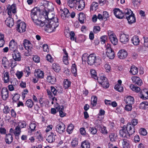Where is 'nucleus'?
Masks as SVG:
<instances>
[{
	"label": "nucleus",
	"instance_id": "f257e3e1",
	"mask_svg": "<svg viewBox=\"0 0 148 148\" xmlns=\"http://www.w3.org/2000/svg\"><path fill=\"white\" fill-rule=\"evenodd\" d=\"M40 9L37 8L33 9L31 13V17L33 21L35 24L38 26L43 27L45 25V23L39 19L38 14V12L39 11Z\"/></svg>",
	"mask_w": 148,
	"mask_h": 148
},
{
	"label": "nucleus",
	"instance_id": "f03ea898",
	"mask_svg": "<svg viewBox=\"0 0 148 148\" xmlns=\"http://www.w3.org/2000/svg\"><path fill=\"white\" fill-rule=\"evenodd\" d=\"M59 23L58 19L57 17L53 18V19L48 20V22L46 23H45V26L47 29H50L51 31L50 32H53L55 31L56 28L58 27Z\"/></svg>",
	"mask_w": 148,
	"mask_h": 148
},
{
	"label": "nucleus",
	"instance_id": "7ed1b4c3",
	"mask_svg": "<svg viewBox=\"0 0 148 148\" xmlns=\"http://www.w3.org/2000/svg\"><path fill=\"white\" fill-rule=\"evenodd\" d=\"M87 61L88 64L90 65L98 66L100 64L101 59L100 57L96 56L95 54H91L88 56Z\"/></svg>",
	"mask_w": 148,
	"mask_h": 148
},
{
	"label": "nucleus",
	"instance_id": "20e7f679",
	"mask_svg": "<svg viewBox=\"0 0 148 148\" xmlns=\"http://www.w3.org/2000/svg\"><path fill=\"white\" fill-rule=\"evenodd\" d=\"M124 13L125 14V18L127 19L130 24H131L136 22L134 14L130 9H125L124 10Z\"/></svg>",
	"mask_w": 148,
	"mask_h": 148
},
{
	"label": "nucleus",
	"instance_id": "39448f33",
	"mask_svg": "<svg viewBox=\"0 0 148 148\" xmlns=\"http://www.w3.org/2000/svg\"><path fill=\"white\" fill-rule=\"evenodd\" d=\"M23 44L25 49L27 50L28 52L27 53V52H25L26 56H28L32 54L33 49L32 45L30 42L28 40L25 39L23 41Z\"/></svg>",
	"mask_w": 148,
	"mask_h": 148
},
{
	"label": "nucleus",
	"instance_id": "423d86ee",
	"mask_svg": "<svg viewBox=\"0 0 148 148\" xmlns=\"http://www.w3.org/2000/svg\"><path fill=\"white\" fill-rule=\"evenodd\" d=\"M98 80V82L104 88H107L109 87V83L107 81V79L104 76H101L98 77V79H96Z\"/></svg>",
	"mask_w": 148,
	"mask_h": 148
},
{
	"label": "nucleus",
	"instance_id": "0eeeda50",
	"mask_svg": "<svg viewBox=\"0 0 148 148\" xmlns=\"http://www.w3.org/2000/svg\"><path fill=\"white\" fill-rule=\"evenodd\" d=\"M106 54L110 59H112L115 57V53L113 50L111 48L110 45L108 44L106 46Z\"/></svg>",
	"mask_w": 148,
	"mask_h": 148
},
{
	"label": "nucleus",
	"instance_id": "6e6552de",
	"mask_svg": "<svg viewBox=\"0 0 148 148\" xmlns=\"http://www.w3.org/2000/svg\"><path fill=\"white\" fill-rule=\"evenodd\" d=\"M20 21H18L17 22V25L16 26L17 30L20 33L25 32L26 29V25L24 22H21Z\"/></svg>",
	"mask_w": 148,
	"mask_h": 148
},
{
	"label": "nucleus",
	"instance_id": "1a4fd4ad",
	"mask_svg": "<svg viewBox=\"0 0 148 148\" xmlns=\"http://www.w3.org/2000/svg\"><path fill=\"white\" fill-rule=\"evenodd\" d=\"M114 14L117 18L121 19L125 18V14L124 12H123L118 8H115L113 10Z\"/></svg>",
	"mask_w": 148,
	"mask_h": 148
},
{
	"label": "nucleus",
	"instance_id": "9d476101",
	"mask_svg": "<svg viewBox=\"0 0 148 148\" xmlns=\"http://www.w3.org/2000/svg\"><path fill=\"white\" fill-rule=\"evenodd\" d=\"M119 134L121 136L123 137L129 138L130 135L126 129V126L124 125L121 130L119 131Z\"/></svg>",
	"mask_w": 148,
	"mask_h": 148
},
{
	"label": "nucleus",
	"instance_id": "9b49d317",
	"mask_svg": "<svg viewBox=\"0 0 148 148\" xmlns=\"http://www.w3.org/2000/svg\"><path fill=\"white\" fill-rule=\"evenodd\" d=\"M56 130L60 134H62L65 131V126L62 123H60L56 126Z\"/></svg>",
	"mask_w": 148,
	"mask_h": 148
},
{
	"label": "nucleus",
	"instance_id": "f8f14e48",
	"mask_svg": "<svg viewBox=\"0 0 148 148\" xmlns=\"http://www.w3.org/2000/svg\"><path fill=\"white\" fill-rule=\"evenodd\" d=\"M43 15L45 16V18L46 19L45 22L46 23L48 22V20L53 19V18H55L54 17V14L51 12H48L46 10L44 12Z\"/></svg>",
	"mask_w": 148,
	"mask_h": 148
},
{
	"label": "nucleus",
	"instance_id": "ddd939ff",
	"mask_svg": "<svg viewBox=\"0 0 148 148\" xmlns=\"http://www.w3.org/2000/svg\"><path fill=\"white\" fill-rule=\"evenodd\" d=\"M75 5L76 9L79 11H81L84 8L85 3L84 1L79 0L76 2Z\"/></svg>",
	"mask_w": 148,
	"mask_h": 148
},
{
	"label": "nucleus",
	"instance_id": "4468645a",
	"mask_svg": "<svg viewBox=\"0 0 148 148\" xmlns=\"http://www.w3.org/2000/svg\"><path fill=\"white\" fill-rule=\"evenodd\" d=\"M8 92L9 91L6 88H3L1 92V95L3 100H6L9 97Z\"/></svg>",
	"mask_w": 148,
	"mask_h": 148
},
{
	"label": "nucleus",
	"instance_id": "2eb2a0df",
	"mask_svg": "<svg viewBox=\"0 0 148 148\" xmlns=\"http://www.w3.org/2000/svg\"><path fill=\"white\" fill-rule=\"evenodd\" d=\"M139 96L143 99H148V89H145L139 94Z\"/></svg>",
	"mask_w": 148,
	"mask_h": 148
},
{
	"label": "nucleus",
	"instance_id": "dca6fc26",
	"mask_svg": "<svg viewBox=\"0 0 148 148\" xmlns=\"http://www.w3.org/2000/svg\"><path fill=\"white\" fill-rule=\"evenodd\" d=\"M12 55L13 58L15 61H20L21 60V53L17 50L13 51Z\"/></svg>",
	"mask_w": 148,
	"mask_h": 148
},
{
	"label": "nucleus",
	"instance_id": "f3484780",
	"mask_svg": "<svg viewBox=\"0 0 148 148\" xmlns=\"http://www.w3.org/2000/svg\"><path fill=\"white\" fill-rule=\"evenodd\" d=\"M129 36L124 34H121L120 36V40L122 43L126 44L129 41Z\"/></svg>",
	"mask_w": 148,
	"mask_h": 148
},
{
	"label": "nucleus",
	"instance_id": "a211bd4d",
	"mask_svg": "<svg viewBox=\"0 0 148 148\" xmlns=\"http://www.w3.org/2000/svg\"><path fill=\"white\" fill-rule=\"evenodd\" d=\"M126 129L130 135H132L135 132V128L134 127L131 125L130 123H127Z\"/></svg>",
	"mask_w": 148,
	"mask_h": 148
},
{
	"label": "nucleus",
	"instance_id": "6ab92c4d",
	"mask_svg": "<svg viewBox=\"0 0 148 148\" xmlns=\"http://www.w3.org/2000/svg\"><path fill=\"white\" fill-rule=\"evenodd\" d=\"M109 39L111 42L114 45L118 43V40L114 34H111L109 36Z\"/></svg>",
	"mask_w": 148,
	"mask_h": 148
},
{
	"label": "nucleus",
	"instance_id": "aec40b11",
	"mask_svg": "<svg viewBox=\"0 0 148 148\" xmlns=\"http://www.w3.org/2000/svg\"><path fill=\"white\" fill-rule=\"evenodd\" d=\"M56 137V135L55 133L51 132V134L48 136L46 140L49 143H51L55 140Z\"/></svg>",
	"mask_w": 148,
	"mask_h": 148
},
{
	"label": "nucleus",
	"instance_id": "412c9836",
	"mask_svg": "<svg viewBox=\"0 0 148 148\" xmlns=\"http://www.w3.org/2000/svg\"><path fill=\"white\" fill-rule=\"evenodd\" d=\"M3 77V80L5 84L8 83L10 81L9 74L8 71H4Z\"/></svg>",
	"mask_w": 148,
	"mask_h": 148
},
{
	"label": "nucleus",
	"instance_id": "4be33fe9",
	"mask_svg": "<svg viewBox=\"0 0 148 148\" xmlns=\"http://www.w3.org/2000/svg\"><path fill=\"white\" fill-rule=\"evenodd\" d=\"M127 52L124 50H120L117 53L118 57L120 59H123L127 56Z\"/></svg>",
	"mask_w": 148,
	"mask_h": 148
},
{
	"label": "nucleus",
	"instance_id": "5701e85b",
	"mask_svg": "<svg viewBox=\"0 0 148 148\" xmlns=\"http://www.w3.org/2000/svg\"><path fill=\"white\" fill-rule=\"evenodd\" d=\"M16 4H13L10 7H9V8H7V10H8V13L9 16L11 15L12 12L13 14L16 13Z\"/></svg>",
	"mask_w": 148,
	"mask_h": 148
},
{
	"label": "nucleus",
	"instance_id": "b1692460",
	"mask_svg": "<svg viewBox=\"0 0 148 148\" xmlns=\"http://www.w3.org/2000/svg\"><path fill=\"white\" fill-rule=\"evenodd\" d=\"M10 49L11 51H14L15 50H17L16 49L17 48V44L15 42L14 40L12 39L10 42L9 44Z\"/></svg>",
	"mask_w": 148,
	"mask_h": 148
},
{
	"label": "nucleus",
	"instance_id": "393cba45",
	"mask_svg": "<svg viewBox=\"0 0 148 148\" xmlns=\"http://www.w3.org/2000/svg\"><path fill=\"white\" fill-rule=\"evenodd\" d=\"M5 140L7 144H10L13 140L12 135L10 133L6 134L5 136Z\"/></svg>",
	"mask_w": 148,
	"mask_h": 148
},
{
	"label": "nucleus",
	"instance_id": "a878e982",
	"mask_svg": "<svg viewBox=\"0 0 148 148\" xmlns=\"http://www.w3.org/2000/svg\"><path fill=\"white\" fill-rule=\"evenodd\" d=\"M5 23L9 27H12L14 24L13 18L10 17L7 18L5 21Z\"/></svg>",
	"mask_w": 148,
	"mask_h": 148
},
{
	"label": "nucleus",
	"instance_id": "bb28decb",
	"mask_svg": "<svg viewBox=\"0 0 148 148\" xmlns=\"http://www.w3.org/2000/svg\"><path fill=\"white\" fill-rule=\"evenodd\" d=\"M132 79L134 82H135V84H137L138 86H141L142 84V80L140 78L136 77L133 76L132 78Z\"/></svg>",
	"mask_w": 148,
	"mask_h": 148
},
{
	"label": "nucleus",
	"instance_id": "cd10ccee",
	"mask_svg": "<svg viewBox=\"0 0 148 148\" xmlns=\"http://www.w3.org/2000/svg\"><path fill=\"white\" fill-rule=\"evenodd\" d=\"M125 101L127 104L132 105L134 103V99L131 96H128L125 99Z\"/></svg>",
	"mask_w": 148,
	"mask_h": 148
},
{
	"label": "nucleus",
	"instance_id": "c85d7f7f",
	"mask_svg": "<svg viewBox=\"0 0 148 148\" xmlns=\"http://www.w3.org/2000/svg\"><path fill=\"white\" fill-rule=\"evenodd\" d=\"M44 73L43 71L40 69L35 71L34 73L35 76L37 78H42L44 77Z\"/></svg>",
	"mask_w": 148,
	"mask_h": 148
},
{
	"label": "nucleus",
	"instance_id": "c756f323",
	"mask_svg": "<svg viewBox=\"0 0 148 148\" xmlns=\"http://www.w3.org/2000/svg\"><path fill=\"white\" fill-rule=\"evenodd\" d=\"M131 41L133 45L136 46L138 45L140 42L138 37L136 36H133L131 39Z\"/></svg>",
	"mask_w": 148,
	"mask_h": 148
},
{
	"label": "nucleus",
	"instance_id": "7c9ffc66",
	"mask_svg": "<svg viewBox=\"0 0 148 148\" xmlns=\"http://www.w3.org/2000/svg\"><path fill=\"white\" fill-rule=\"evenodd\" d=\"M71 82L68 79H64L63 82L64 88L65 89H68L71 86Z\"/></svg>",
	"mask_w": 148,
	"mask_h": 148
},
{
	"label": "nucleus",
	"instance_id": "2f4dec72",
	"mask_svg": "<svg viewBox=\"0 0 148 148\" xmlns=\"http://www.w3.org/2000/svg\"><path fill=\"white\" fill-rule=\"evenodd\" d=\"M138 72V68L135 66L134 65H132L131 66L130 72L133 75H135Z\"/></svg>",
	"mask_w": 148,
	"mask_h": 148
},
{
	"label": "nucleus",
	"instance_id": "473e14b6",
	"mask_svg": "<svg viewBox=\"0 0 148 148\" xmlns=\"http://www.w3.org/2000/svg\"><path fill=\"white\" fill-rule=\"evenodd\" d=\"M1 62L2 64L5 68L7 67V65L10 66L9 61L6 57H3L1 60Z\"/></svg>",
	"mask_w": 148,
	"mask_h": 148
},
{
	"label": "nucleus",
	"instance_id": "72a5a7b5",
	"mask_svg": "<svg viewBox=\"0 0 148 148\" xmlns=\"http://www.w3.org/2000/svg\"><path fill=\"white\" fill-rule=\"evenodd\" d=\"M85 18V15L83 13L80 12L79 13V21L80 23L82 24L84 23Z\"/></svg>",
	"mask_w": 148,
	"mask_h": 148
},
{
	"label": "nucleus",
	"instance_id": "f704fd0d",
	"mask_svg": "<svg viewBox=\"0 0 148 148\" xmlns=\"http://www.w3.org/2000/svg\"><path fill=\"white\" fill-rule=\"evenodd\" d=\"M47 82L51 84H54L56 82V78L51 76H47Z\"/></svg>",
	"mask_w": 148,
	"mask_h": 148
},
{
	"label": "nucleus",
	"instance_id": "c9c22d12",
	"mask_svg": "<svg viewBox=\"0 0 148 148\" xmlns=\"http://www.w3.org/2000/svg\"><path fill=\"white\" fill-rule=\"evenodd\" d=\"M21 128L19 126H17L15 128L14 133L16 137L17 136L18 138V136L20 134L21 132Z\"/></svg>",
	"mask_w": 148,
	"mask_h": 148
},
{
	"label": "nucleus",
	"instance_id": "e433bc0d",
	"mask_svg": "<svg viewBox=\"0 0 148 148\" xmlns=\"http://www.w3.org/2000/svg\"><path fill=\"white\" fill-rule=\"evenodd\" d=\"M34 105V102L31 99L27 100L25 102V105L29 108H32Z\"/></svg>",
	"mask_w": 148,
	"mask_h": 148
},
{
	"label": "nucleus",
	"instance_id": "4c0bfd02",
	"mask_svg": "<svg viewBox=\"0 0 148 148\" xmlns=\"http://www.w3.org/2000/svg\"><path fill=\"white\" fill-rule=\"evenodd\" d=\"M90 143L88 141L85 140L82 143L81 147L82 148H90Z\"/></svg>",
	"mask_w": 148,
	"mask_h": 148
},
{
	"label": "nucleus",
	"instance_id": "58836bf2",
	"mask_svg": "<svg viewBox=\"0 0 148 148\" xmlns=\"http://www.w3.org/2000/svg\"><path fill=\"white\" fill-rule=\"evenodd\" d=\"M97 100V97L95 96H92L91 97V104L93 106H96Z\"/></svg>",
	"mask_w": 148,
	"mask_h": 148
},
{
	"label": "nucleus",
	"instance_id": "ea45409f",
	"mask_svg": "<svg viewBox=\"0 0 148 148\" xmlns=\"http://www.w3.org/2000/svg\"><path fill=\"white\" fill-rule=\"evenodd\" d=\"M52 69L56 72H58L60 69V66L58 64L54 63L53 64L52 66Z\"/></svg>",
	"mask_w": 148,
	"mask_h": 148
},
{
	"label": "nucleus",
	"instance_id": "a19ab883",
	"mask_svg": "<svg viewBox=\"0 0 148 148\" xmlns=\"http://www.w3.org/2000/svg\"><path fill=\"white\" fill-rule=\"evenodd\" d=\"M140 107L141 109H146L148 108V102L145 101L142 102L140 103Z\"/></svg>",
	"mask_w": 148,
	"mask_h": 148
},
{
	"label": "nucleus",
	"instance_id": "79ce46f5",
	"mask_svg": "<svg viewBox=\"0 0 148 148\" xmlns=\"http://www.w3.org/2000/svg\"><path fill=\"white\" fill-rule=\"evenodd\" d=\"M130 87L131 90L136 92H138L140 90V88L136 86L134 84H131Z\"/></svg>",
	"mask_w": 148,
	"mask_h": 148
},
{
	"label": "nucleus",
	"instance_id": "37998d69",
	"mask_svg": "<svg viewBox=\"0 0 148 148\" xmlns=\"http://www.w3.org/2000/svg\"><path fill=\"white\" fill-rule=\"evenodd\" d=\"M129 142L127 139H124L123 140V145L124 148H129L130 147Z\"/></svg>",
	"mask_w": 148,
	"mask_h": 148
},
{
	"label": "nucleus",
	"instance_id": "c03bdc74",
	"mask_svg": "<svg viewBox=\"0 0 148 148\" xmlns=\"http://www.w3.org/2000/svg\"><path fill=\"white\" fill-rule=\"evenodd\" d=\"M91 75L92 77L95 79H98V77H97L96 71L94 69H91L90 71Z\"/></svg>",
	"mask_w": 148,
	"mask_h": 148
},
{
	"label": "nucleus",
	"instance_id": "a18cd8bd",
	"mask_svg": "<svg viewBox=\"0 0 148 148\" xmlns=\"http://www.w3.org/2000/svg\"><path fill=\"white\" fill-rule=\"evenodd\" d=\"M98 5L97 3L93 2L91 5L90 7V10L93 11L96 10Z\"/></svg>",
	"mask_w": 148,
	"mask_h": 148
},
{
	"label": "nucleus",
	"instance_id": "49530a36",
	"mask_svg": "<svg viewBox=\"0 0 148 148\" xmlns=\"http://www.w3.org/2000/svg\"><path fill=\"white\" fill-rule=\"evenodd\" d=\"M115 89L119 92H122L123 90V87L120 84H116L114 87Z\"/></svg>",
	"mask_w": 148,
	"mask_h": 148
},
{
	"label": "nucleus",
	"instance_id": "de8ad7c7",
	"mask_svg": "<svg viewBox=\"0 0 148 148\" xmlns=\"http://www.w3.org/2000/svg\"><path fill=\"white\" fill-rule=\"evenodd\" d=\"M74 126L72 124H69L68 126L66 129L67 132L69 134H70L72 133L73 129Z\"/></svg>",
	"mask_w": 148,
	"mask_h": 148
},
{
	"label": "nucleus",
	"instance_id": "09e8293b",
	"mask_svg": "<svg viewBox=\"0 0 148 148\" xmlns=\"http://www.w3.org/2000/svg\"><path fill=\"white\" fill-rule=\"evenodd\" d=\"M78 144V139L75 138L73 139L71 143L72 146L73 147H76Z\"/></svg>",
	"mask_w": 148,
	"mask_h": 148
},
{
	"label": "nucleus",
	"instance_id": "8fccbe9b",
	"mask_svg": "<svg viewBox=\"0 0 148 148\" xmlns=\"http://www.w3.org/2000/svg\"><path fill=\"white\" fill-rule=\"evenodd\" d=\"M89 130L91 134H96L97 132V129L95 127H90L89 128Z\"/></svg>",
	"mask_w": 148,
	"mask_h": 148
},
{
	"label": "nucleus",
	"instance_id": "3c124183",
	"mask_svg": "<svg viewBox=\"0 0 148 148\" xmlns=\"http://www.w3.org/2000/svg\"><path fill=\"white\" fill-rule=\"evenodd\" d=\"M138 123V120L137 119H133L131 122H129L127 123H130L132 126L134 127Z\"/></svg>",
	"mask_w": 148,
	"mask_h": 148
},
{
	"label": "nucleus",
	"instance_id": "603ef678",
	"mask_svg": "<svg viewBox=\"0 0 148 148\" xmlns=\"http://www.w3.org/2000/svg\"><path fill=\"white\" fill-rule=\"evenodd\" d=\"M101 129V133L104 134H107L108 133L107 131L106 130V127L103 126V125H99Z\"/></svg>",
	"mask_w": 148,
	"mask_h": 148
},
{
	"label": "nucleus",
	"instance_id": "864d4df0",
	"mask_svg": "<svg viewBox=\"0 0 148 148\" xmlns=\"http://www.w3.org/2000/svg\"><path fill=\"white\" fill-rule=\"evenodd\" d=\"M77 71V69L75 64H73L71 67V72L75 76V75H76Z\"/></svg>",
	"mask_w": 148,
	"mask_h": 148
},
{
	"label": "nucleus",
	"instance_id": "5fc2aeb1",
	"mask_svg": "<svg viewBox=\"0 0 148 148\" xmlns=\"http://www.w3.org/2000/svg\"><path fill=\"white\" fill-rule=\"evenodd\" d=\"M36 125L34 123H31L29 125V128L31 130V132L35 131V129L36 127Z\"/></svg>",
	"mask_w": 148,
	"mask_h": 148
},
{
	"label": "nucleus",
	"instance_id": "6e6d98bb",
	"mask_svg": "<svg viewBox=\"0 0 148 148\" xmlns=\"http://www.w3.org/2000/svg\"><path fill=\"white\" fill-rule=\"evenodd\" d=\"M10 111V108L8 106H4L3 109V111L4 113L8 114L9 113Z\"/></svg>",
	"mask_w": 148,
	"mask_h": 148
},
{
	"label": "nucleus",
	"instance_id": "4d7b16f0",
	"mask_svg": "<svg viewBox=\"0 0 148 148\" xmlns=\"http://www.w3.org/2000/svg\"><path fill=\"white\" fill-rule=\"evenodd\" d=\"M60 10L63 12V13L65 14L67 17H68L69 16L70 13H69V10L66 8H64L63 10L62 9H60Z\"/></svg>",
	"mask_w": 148,
	"mask_h": 148
},
{
	"label": "nucleus",
	"instance_id": "13d9d810",
	"mask_svg": "<svg viewBox=\"0 0 148 148\" xmlns=\"http://www.w3.org/2000/svg\"><path fill=\"white\" fill-rule=\"evenodd\" d=\"M20 97V95L17 93H16L14 94V95L12 98V100L16 102L19 100Z\"/></svg>",
	"mask_w": 148,
	"mask_h": 148
},
{
	"label": "nucleus",
	"instance_id": "bf43d9fd",
	"mask_svg": "<svg viewBox=\"0 0 148 148\" xmlns=\"http://www.w3.org/2000/svg\"><path fill=\"white\" fill-rule=\"evenodd\" d=\"M76 2H74L72 0H69L68 1L67 4L71 8H72L75 5Z\"/></svg>",
	"mask_w": 148,
	"mask_h": 148
},
{
	"label": "nucleus",
	"instance_id": "052dcab7",
	"mask_svg": "<svg viewBox=\"0 0 148 148\" xmlns=\"http://www.w3.org/2000/svg\"><path fill=\"white\" fill-rule=\"evenodd\" d=\"M132 105H130L127 104L126 105L125 108L124 109L127 111H130L132 110Z\"/></svg>",
	"mask_w": 148,
	"mask_h": 148
},
{
	"label": "nucleus",
	"instance_id": "680f3d73",
	"mask_svg": "<svg viewBox=\"0 0 148 148\" xmlns=\"http://www.w3.org/2000/svg\"><path fill=\"white\" fill-rule=\"evenodd\" d=\"M55 107L58 111H60V110L63 111L64 110V106H60L58 103H57L56 105H55Z\"/></svg>",
	"mask_w": 148,
	"mask_h": 148
},
{
	"label": "nucleus",
	"instance_id": "e2e57ef3",
	"mask_svg": "<svg viewBox=\"0 0 148 148\" xmlns=\"http://www.w3.org/2000/svg\"><path fill=\"white\" fill-rule=\"evenodd\" d=\"M24 72L25 73H27L26 76L27 77L29 76L30 73V68L29 66L26 67L24 70Z\"/></svg>",
	"mask_w": 148,
	"mask_h": 148
},
{
	"label": "nucleus",
	"instance_id": "0e129e2a",
	"mask_svg": "<svg viewBox=\"0 0 148 148\" xmlns=\"http://www.w3.org/2000/svg\"><path fill=\"white\" fill-rule=\"evenodd\" d=\"M144 47H147L148 48V38L147 37H144Z\"/></svg>",
	"mask_w": 148,
	"mask_h": 148
},
{
	"label": "nucleus",
	"instance_id": "69168bd1",
	"mask_svg": "<svg viewBox=\"0 0 148 148\" xmlns=\"http://www.w3.org/2000/svg\"><path fill=\"white\" fill-rule=\"evenodd\" d=\"M10 60L11 62V65L10 64L9 66H11L12 68H14L16 65L17 64L16 62V61L14 59H11Z\"/></svg>",
	"mask_w": 148,
	"mask_h": 148
},
{
	"label": "nucleus",
	"instance_id": "338daca9",
	"mask_svg": "<svg viewBox=\"0 0 148 148\" xmlns=\"http://www.w3.org/2000/svg\"><path fill=\"white\" fill-rule=\"evenodd\" d=\"M100 29L99 26H94L93 28V32L95 34L97 33L100 31Z\"/></svg>",
	"mask_w": 148,
	"mask_h": 148
},
{
	"label": "nucleus",
	"instance_id": "774afa93",
	"mask_svg": "<svg viewBox=\"0 0 148 148\" xmlns=\"http://www.w3.org/2000/svg\"><path fill=\"white\" fill-rule=\"evenodd\" d=\"M23 72L22 71H18L15 74L16 76L18 79L21 78L23 75Z\"/></svg>",
	"mask_w": 148,
	"mask_h": 148
}]
</instances>
